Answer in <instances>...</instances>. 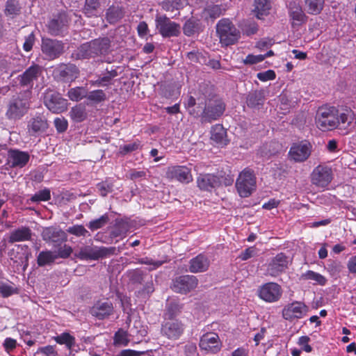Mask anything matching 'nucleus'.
<instances>
[{"label": "nucleus", "mask_w": 356, "mask_h": 356, "mask_svg": "<svg viewBox=\"0 0 356 356\" xmlns=\"http://www.w3.org/2000/svg\"><path fill=\"white\" fill-rule=\"evenodd\" d=\"M202 95L197 98L198 108L197 115H201L203 122H211L220 118L225 110V104L222 99L215 95L213 86L203 83L200 86Z\"/></svg>", "instance_id": "obj_1"}, {"label": "nucleus", "mask_w": 356, "mask_h": 356, "mask_svg": "<svg viewBox=\"0 0 356 356\" xmlns=\"http://www.w3.org/2000/svg\"><path fill=\"white\" fill-rule=\"evenodd\" d=\"M216 32L220 42L226 47L236 44L241 38V31L227 18H223L217 23Z\"/></svg>", "instance_id": "obj_2"}, {"label": "nucleus", "mask_w": 356, "mask_h": 356, "mask_svg": "<svg viewBox=\"0 0 356 356\" xmlns=\"http://www.w3.org/2000/svg\"><path fill=\"white\" fill-rule=\"evenodd\" d=\"M30 108V100L23 94L13 96L6 105V117L10 120L21 119Z\"/></svg>", "instance_id": "obj_3"}, {"label": "nucleus", "mask_w": 356, "mask_h": 356, "mask_svg": "<svg viewBox=\"0 0 356 356\" xmlns=\"http://www.w3.org/2000/svg\"><path fill=\"white\" fill-rule=\"evenodd\" d=\"M338 110L334 106L318 108L315 117L317 127L322 131L332 130L338 127Z\"/></svg>", "instance_id": "obj_4"}, {"label": "nucleus", "mask_w": 356, "mask_h": 356, "mask_svg": "<svg viewBox=\"0 0 356 356\" xmlns=\"http://www.w3.org/2000/svg\"><path fill=\"white\" fill-rule=\"evenodd\" d=\"M115 251V247L85 245L80 248L79 252L75 254V257L80 260L95 261L113 255Z\"/></svg>", "instance_id": "obj_5"}, {"label": "nucleus", "mask_w": 356, "mask_h": 356, "mask_svg": "<svg viewBox=\"0 0 356 356\" xmlns=\"http://www.w3.org/2000/svg\"><path fill=\"white\" fill-rule=\"evenodd\" d=\"M236 188L241 197H249L256 188L254 172L248 168L244 169L236 179Z\"/></svg>", "instance_id": "obj_6"}, {"label": "nucleus", "mask_w": 356, "mask_h": 356, "mask_svg": "<svg viewBox=\"0 0 356 356\" xmlns=\"http://www.w3.org/2000/svg\"><path fill=\"white\" fill-rule=\"evenodd\" d=\"M177 314L178 305L177 304H171L168 307L161 332L169 339H176L178 337V323L176 319Z\"/></svg>", "instance_id": "obj_7"}, {"label": "nucleus", "mask_w": 356, "mask_h": 356, "mask_svg": "<svg viewBox=\"0 0 356 356\" xmlns=\"http://www.w3.org/2000/svg\"><path fill=\"white\" fill-rule=\"evenodd\" d=\"M44 104L54 113H61L67 109V100L58 92L47 89L44 94Z\"/></svg>", "instance_id": "obj_8"}, {"label": "nucleus", "mask_w": 356, "mask_h": 356, "mask_svg": "<svg viewBox=\"0 0 356 356\" xmlns=\"http://www.w3.org/2000/svg\"><path fill=\"white\" fill-rule=\"evenodd\" d=\"M65 44L56 39L42 38L41 42V51L45 58L53 60L59 58L63 53Z\"/></svg>", "instance_id": "obj_9"}, {"label": "nucleus", "mask_w": 356, "mask_h": 356, "mask_svg": "<svg viewBox=\"0 0 356 356\" xmlns=\"http://www.w3.org/2000/svg\"><path fill=\"white\" fill-rule=\"evenodd\" d=\"M311 182L318 188H325L333 179L331 168L325 165H318L313 170L310 175Z\"/></svg>", "instance_id": "obj_10"}, {"label": "nucleus", "mask_w": 356, "mask_h": 356, "mask_svg": "<svg viewBox=\"0 0 356 356\" xmlns=\"http://www.w3.org/2000/svg\"><path fill=\"white\" fill-rule=\"evenodd\" d=\"M42 73V67L33 63L22 74L17 77V81L21 87L32 89L34 82L37 81Z\"/></svg>", "instance_id": "obj_11"}, {"label": "nucleus", "mask_w": 356, "mask_h": 356, "mask_svg": "<svg viewBox=\"0 0 356 356\" xmlns=\"http://www.w3.org/2000/svg\"><path fill=\"white\" fill-rule=\"evenodd\" d=\"M282 294V287L275 282H268L258 289L259 297L267 302H275L278 301Z\"/></svg>", "instance_id": "obj_12"}, {"label": "nucleus", "mask_w": 356, "mask_h": 356, "mask_svg": "<svg viewBox=\"0 0 356 356\" xmlns=\"http://www.w3.org/2000/svg\"><path fill=\"white\" fill-rule=\"evenodd\" d=\"M312 145L307 140H302L292 145L289 156L296 162L302 163L307 160L312 153Z\"/></svg>", "instance_id": "obj_13"}, {"label": "nucleus", "mask_w": 356, "mask_h": 356, "mask_svg": "<svg viewBox=\"0 0 356 356\" xmlns=\"http://www.w3.org/2000/svg\"><path fill=\"white\" fill-rule=\"evenodd\" d=\"M308 311L309 307L304 302L295 301L284 307L282 316L286 321H293L295 318H301Z\"/></svg>", "instance_id": "obj_14"}, {"label": "nucleus", "mask_w": 356, "mask_h": 356, "mask_svg": "<svg viewBox=\"0 0 356 356\" xmlns=\"http://www.w3.org/2000/svg\"><path fill=\"white\" fill-rule=\"evenodd\" d=\"M289 258L282 252L277 254L269 262L266 275L277 277L288 268Z\"/></svg>", "instance_id": "obj_15"}, {"label": "nucleus", "mask_w": 356, "mask_h": 356, "mask_svg": "<svg viewBox=\"0 0 356 356\" xmlns=\"http://www.w3.org/2000/svg\"><path fill=\"white\" fill-rule=\"evenodd\" d=\"M199 346L201 350L216 354L222 347L219 337L216 333H206L200 338Z\"/></svg>", "instance_id": "obj_16"}, {"label": "nucleus", "mask_w": 356, "mask_h": 356, "mask_svg": "<svg viewBox=\"0 0 356 356\" xmlns=\"http://www.w3.org/2000/svg\"><path fill=\"white\" fill-rule=\"evenodd\" d=\"M42 238L47 243H51L54 246H58L67 241V234L60 228L49 227L43 229Z\"/></svg>", "instance_id": "obj_17"}, {"label": "nucleus", "mask_w": 356, "mask_h": 356, "mask_svg": "<svg viewBox=\"0 0 356 356\" xmlns=\"http://www.w3.org/2000/svg\"><path fill=\"white\" fill-rule=\"evenodd\" d=\"M48 127L47 120L43 114H38L31 118L27 124L28 132L32 136H38L45 132Z\"/></svg>", "instance_id": "obj_18"}, {"label": "nucleus", "mask_w": 356, "mask_h": 356, "mask_svg": "<svg viewBox=\"0 0 356 356\" xmlns=\"http://www.w3.org/2000/svg\"><path fill=\"white\" fill-rule=\"evenodd\" d=\"M156 27L163 37L176 35L177 24L166 16H157Z\"/></svg>", "instance_id": "obj_19"}, {"label": "nucleus", "mask_w": 356, "mask_h": 356, "mask_svg": "<svg viewBox=\"0 0 356 356\" xmlns=\"http://www.w3.org/2000/svg\"><path fill=\"white\" fill-rule=\"evenodd\" d=\"M29 159L30 155L27 152L17 149H10L8 151V161L12 168H23Z\"/></svg>", "instance_id": "obj_20"}, {"label": "nucleus", "mask_w": 356, "mask_h": 356, "mask_svg": "<svg viewBox=\"0 0 356 356\" xmlns=\"http://www.w3.org/2000/svg\"><path fill=\"white\" fill-rule=\"evenodd\" d=\"M70 21V18L65 12L59 13L49 21L48 24L49 32L51 35H58L61 30L68 25Z\"/></svg>", "instance_id": "obj_21"}, {"label": "nucleus", "mask_w": 356, "mask_h": 356, "mask_svg": "<svg viewBox=\"0 0 356 356\" xmlns=\"http://www.w3.org/2000/svg\"><path fill=\"white\" fill-rule=\"evenodd\" d=\"M197 186L203 191H211L220 186L218 176L213 174H201L197 179Z\"/></svg>", "instance_id": "obj_22"}, {"label": "nucleus", "mask_w": 356, "mask_h": 356, "mask_svg": "<svg viewBox=\"0 0 356 356\" xmlns=\"http://www.w3.org/2000/svg\"><path fill=\"white\" fill-rule=\"evenodd\" d=\"M113 312V306L110 302H98L90 309L91 314L99 320L107 318Z\"/></svg>", "instance_id": "obj_23"}, {"label": "nucleus", "mask_w": 356, "mask_h": 356, "mask_svg": "<svg viewBox=\"0 0 356 356\" xmlns=\"http://www.w3.org/2000/svg\"><path fill=\"white\" fill-rule=\"evenodd\" d=\"M32 230L26 226H22L10 232L8 237V242L14 243L16 242L29 241L32 239Z\"/></svg>", "instance_id": "obj_24"}, {"label": "nucleus", "mask_w": 356, "mask_h": 356, "mask_svg": "<svg viewBox=\"0 0 356 356\" xmlns=\"http://www.w3.org/2000/svg\"><path fill=\"white\" fill-rule=\"evenodd\" d=\"M289 17L297 23L293 22V26L295 24L300 25L305 23L307 20V16L304 13L301 6L294 1H291L289 3Z\"/></svg>", "instance_id": "obj_25"}, {"label": "nucleus", "mask_w": 356, "mask_h": 356, "mask_svg": "<svg viewBox=\"0 0 356 356\" xmlns=\"http://www.w3.org/2000/svg\"><path fill=\"white\" fill-rule=\"evenodd\" d=\"M209 266V260L202 254H198L190 261L189 270L191 273H202L208 270Z\"/></svg>", "instance_id": "obj_26"}, {"label": "nucleus", "mask_w": 356, "mask_h": 356, "mask_svg": "<svg viewBox=\"0 0 356 356\" xmlns=\"http://www.w3.org/2000/svg\"><path fill=\"white\" fill-rule=\"evenodd\" d=\"M58 77L64 81H72L79 74L78 67L74 64L63 65L58 70Z\"/></svg>", "instance_id": "obj_27"}, {"label": "nucleus", "mask_w": 356, "mask_h": 356, "mask_svg": "<svg viewBox=\"0 0 356 356\" xmlns=\"http://www.w3.org/2000/svg\"><path fill=\"white\" fill-rule=\"evenodd\" d=\"M91 42L96 56L109 53L111 41L108 37L96 38Z\"/></svg>", "instance_id": "obj_28"}, {"label": "nucleus", "mask_w": 356, "mask_h": 356, "mask_svg": "<svg viewBox=\"0 0 356 356\" xmlns=\"http://www.w3.org/2000/svg\"><path fill=\"white\" fill-rule=\"evenodd\" d=\"M198 284V280L194 275H183L179 277V293L186 294L194 290Z\"/></svg>", "instance_id": "obj_29"}, {"label": "nucleus", "mask_w": 356, "mask_h": 356, "mask_svg": "<svg viewBox=\"0 0 356 356\" xmlns=\"http://www.w3.org/2000/svg\"><path fill=\"white\" fill-rule=\"evenodd\" d=\"M265 100V91L264 90H252L250 92L246 98V103L248 107L259 108L263 106Z\"/></svg>", "instance_id": "obj_30"}, {"label": "nucleus", "mask_w": 356, "mask_h": 356, "mask_svg": "<svg viewBox=\"0 0 356 356\" xmlns=\"http://www.w3.org/2000/svg\"><path fill=\"white\" fill-rule=\"evenodd\" d=\"M19 289L16 285L9 281L5 280L3 278H0V294L3 298H8L13 295L19 293Z\"/></svg>", "instance_id": "obj_31"}, {"label": "nucleus", "mask_w": 356, "mask_h": 356, "mask_svg": "<svg viewBox=\"0 0 356 356\" xmlns=\"http://www.w3.org/2000/svg\"><path fill=\"white\" fill-rule=\"evenodd\" d=\"M123 17V8L119 6L112 5L106 11V19L111 24H115Z\"/></svg>", "instance_id": "obj_32"}, {"label": "nucleus", "mask_w": 356, "mask_h": 356, "mask_svg": "<svg viewBox=\"0 0 356 356\" xmlns=\"http://www.w3.org/2000/svg\"><path fill=\"white\" fill-rule=\"evenodd\" d=\"M337 120L339 121L338 126L340 129H348L353 125L355 120V114L350 109H346L345 112L339 114L337 112Z\"/></svg>", "instance_id": "obj_33"}, {"label": "nucleus", "mask_w": 356, "mask_h": 356, "mask_svg": "<svg viewBox=\"0 0 356 356\" xmlns=\"http://www.w3.org/2000/svg\"><path fill=\"white\" fill-rule=\"evenodd\" d=\"M76 59H88L96 57L92 42H86L78 47L75 53Z\"/></svg>", "instance_id": "obj_34"}, {"label": "nucleus", "mask_w": 356, "mask_h": 356, "mask_svg": "<svg viewBox=\"0 0 356 356\" xmlns=\"http://www.w3.org/2000/svg\"><path fill=\"white\" fill-rule=\"evenodd\" d=\"M211 138L213 140L219 144H227V132L222 124H216L213 126L211 129Z\"/></svg>", "instance_id": "obj_35"}, {"label": "nucleus", "mask_w": 356, "mask_h": 356, "mask_svg": "<svg viewBox=\"0 0 356 356\" xmlns=\"http://www.w3.org/2000/svg\"><path fill=\"white\" fill-rule=\"evenodd\" d=\"M143 145L141 141L138 139H136L130 143L120 145L119 147L118 155L120 156H124L128 154L141 149Z\"/></svg>", "instance_id": "obj_36"}, {"label": "nucleus", "mask_w": 356, "mask_h": 356, "mask_svg": "<svg viewBox=\"0 0 356 356\" xmlns=\"http://www.w3.org/2000/svg\"><path fill=\"white\" fill-rule=\"evenodd\" d=\"M307 12L310 15H318L324 7V0H305Z\"/></svg>", "instance_id": "obj_37"}, {"label": "nucleus", "mask_w": 356, "mask_h": 356, "mask_svg": "<svg viewBox=\"0 0 356 356\" xmlns=\"http://www.w3.org/2000/svg\"><path fill=\"white\" fill-rule=\"evenodd\" d=\"M56 259V253L50 250L42 251L37 257V264L42 267L53 264Z\"/></svg>", "instance_id": "obj_38"}, {"label": "nucleus", "mask_w": 356, "mask_h": 356, "mask_svg": "<svg viewBox=\"0 0 356 356\" xmlns=\"http://www.w3.org/2000/svg\"><path fill=\"white\" fill-rule=\"evenodd\" d=\"M100 6L99 0H86L83 8V13L87 17L97 16V11Z\"/></svg>", "instance_id": "obj_39"}, {"label": "nucleus", "mask_w": 356, "mask_h": 356, "mask_svg": "<svg viewBox=\"0 0 356 356\" xmlns=\"http://www.w3.org/2000/svg\"><path fill=\"white\" fill-rule=\"evenodd\" d=\"M270 9V3L268 0H254V9L256 16L261 19L262 16L266 15Z\"/></svg>", "instance_id": "obj_40"}, {"label": "nucleus", "mask_w": 356, "mask_h": 356, "mask_svg": "<svg viewBox=\"0 0 356 356\" xmlns=\"http://www.w3.org/2000/svg\"><path fill=\"white\" fill-rule=\"evenodd\" d=\"M55 341L60 345H65L67 349L71 350L75 345V337L68 332H63L54 337Z\"/></svg>", "instance_id": "obj_41"}, {"label": "nucleus", "mask_w": 356, "mask_h": 356, "mask_svg": "<svg viewBox=\"0 0 356 356\" xmlns=\"http://www.w3.org/2000/svg\"><path fill=\"white\" fill-rule=\"evenodd\" d=\"M200 29V26L198 20L194 18L188 19L183 26L184 33L188 36L198 33Z\"/></svg>", "instance_id": "obj_42"}, {"label": "nucleus", "mask_w": 356, "mask_h": 356, "mask_svg": "<svg viewBox=\"0 0 356 356\" xmlns=\"http://www.w3.org/2000/svg\"><path fill=\"white\" fill-rule=\"evenodd\" d=\"M71 118L76 122H81L87 118L86 108L79 105L73 107L70 111Z\"/></svg>", "instance_id": "obj_43"}, {"label": "nucleus", "mask_w": 356, "mask_h": 356, "mask_svg": "<svg viewBox=\"0 0 356 356\" xmlns=\"http://www.w3.org/2000/svg\"><path fill=\"white\" fill-rule=\"evenodd\" d=\"M67 96L70 100L79 102L87 96V89L83 87H75L70 89Z\"/></svg>", "instance_id": "obj_44"}, {"label": "nucleus", "mask_w": 356, "mask_h": 356, "mask_svg": "<svg viewBox=\"0 0 356 356\" xmlns=\"http://www.w3.org/2000/svg\"><path fill=\"white\" fill-rule=\"evenodd\" d=\"M86 98L92 103L99 104L106 99V95L102 90L98 89L87 92Z\"/></svg>", "instance_id": "obj_45"}, {"label": "nucleus", "mask_w": 356, "mask_h": 356, "mask_svg": "<svg viewBox=\"0 0 356 356\" xmlns=\"http://www.w3.org/2000/svg\"><path fill=\"white\" fill-rule=\"evenodd\" d=\"M109 221V218L107 213L102 215L100 218L91 220L88 225V227L95 231L103 227Z\"/></svg>", "instance_id": "obj_46"}, {"label": "nucleus", "mask_w": 356, "mask_h": 356, "mask_svg": "<svg viewBox=\"0 0 356 356\" xmlns=\"http://www.w3.org/2000/svg\"><path fill=\"white\" fill-rule=\"evenodd\" d=\"M51 199V191L49 188L40 190L31 196L30 200L32 202H46Z\"/></svg>", "instance_id": "obj_47"}, {"label": "nucleus", "mask_w": 356, "mask_h": 356, "mask_svg": "<svg viewBox=\"0 0 356 356\" xmlns=\"http://www.w3.org/2000/svg\"><path fill=\"white\" fill-rule=\"evenodd\" d=\"M204 14L206 15V18L209 17L211 21H214L216 19L218 18L222 15V9L220 6L219 5H213L208 6L204 9Z\"/></svg>", "instance_id": "obj_48"}, {"label": "nucleus", "mask_w": 356, "mask_h": 356, "mask_svg": "<svg viewBox=\"0 0 356 356\" xmlns=\"http://www.w3.org/2000/svg\"><path fill=\"white\" fill-rule=\"evenodd\" d=\"M192 181L191 168L185 165H179V182L188 184Z\"/></svg>", "instance_id": "obj_49"}, {"label": "nucleus", "mask_w": 356, "mask_h": 356, "mask_svg": "<svg viewBox=\"0 0 356 356\" xmlns=\"http://www.w3.org/2000/svg\"><path fill=\"white\" fill-rule=\"evenodd\" d=\"M127 231V223L122 220H117L114 225L113 229L111 232V235L113 237L121 236L126 234Z\"/></svg>", "instance_id": "obj_50"}, {"label": "nucleus", "mask_w": 356, "mask_h": 356, "mask_svg": "<svg viewBox=\"0 0 356 356\" xmlns=\"http://www.w3.org/2000/svg\"><path fill=\"white\" fill-rule=\"evenodd\" d=\"M305 280H310L316 281L318 284L321 285H325L327 280L323 275L312 270H308L305 274L302 275Z\"/></svg>", "instance_id": "obj_51"}, {"label": "nucleus", "mask_w": 356, "mask_h": 356, "mask_svg": "<svg viewBox=\"0 0 356 356\" xmlns=\"http://www.w3.org/2000/svg\"><path fill=\"white\" fill-rule=\"evenodd\" d=\"M20 7L16 0H8L6 4L5 14L6 15H16L19 14Z\"/></svg>", "instance_id": "obj_52"}, {"label": "nucleus", "mask_w": 356, "mask_h": 356, "mask_svg": "<svg viewBox=\"0 0 356 356\" xmlns=\"http://www.w3.org/2000/svg\"><path fill=\"white\" fill-rule=\"evenodd\" d=\"M97 188L102 197H106L113 191V184L111 182L105 180L97 184Z\"/></svg>", "instance_id": "obj_53"}, {"label": "nucleus", "mask_w": 356, "mask_h": 356, "mask_svg": "<svg viewBox=\"0 0 356 356\" xmlns=\"http://www.w3.org/2000/svg\"><path fill=\"white\" fill-rule=\"evenodd\" d=\"M216 176H218L220 185L224 184L226 186H231L234 181V175L231 174L229 170L228 173L223 171L218 172Z\"/></svg>", "instance_id": "obj_54"}, {"label": "nucleus", "mask_w": 356, "mask_h": 356, "mask_svg": "<svg viewBox=\"0 0 356 356\" xmlns=\"http://www.w3.org/2000/svg\"><path fill=\"white\" fill-rule=\"evenodd\" d=\"M118 75L117 70L113 68V67H111V69L106 67L105 72L100 76L102 77V81L104 82L106 86H108L111 83L113 79L116 77Z\"/></svg>", "instance_id": "obj_55"}, {"label": "nucleus", "mask_w": 356, "mask_h": 356, "mask_svg": "<svg viewBox=\"0 0 356 356\" xmlns=\"http://www.w3.org/2000/svg\"><path fill=\"white\" fill-rule=\"evenodd\" d=\"M67 232L76 236H86L88 233L87 229L82 225H76L68 227Z\"/></svg>", "instance_id": "obj_56"}, {"label": "nucleus", "mask_w": 356, "mask_h": 356, "mask_svg": "<svg viewBox=\"0 0 356 356\" xmlns=\"http://www.w3.org/2000/svg\"><path fill=\"white\" fill-rule=\"evenodd\" d=\"M164 261H155L149 257H144L141 258L139 260V263L141 264L149 265L150 267L149 268V270H154L162 266L164 264Z\"/></svg>", "instance_id": "obj_57"}, {"label": "nucleus", "mask_w": 356, "mask_h": 356, "mask_svg": "<svg viewBox=\"0 0 356 356\" xmlns=\"http://www.w3.org/2000/svg\"><path fill=\"white\" fill-rule=\"evenodd\" d=\"M241 29L243 34L250 36L255 34L257 32L258 26L254 22H248L243 25Z\"/></svg>", "instance_id": "obj_58"}, {"label": "nucleus", "mask_w": 356, "mask_h": 356, "mask_svg": "<svg viewBox=\"0 0 356 356\" xmlns=\"http://www.w3.org/2000/svg\"><path fill=\"white\" fill-rule=\"evenodd\" d=\"M114 341L115 343L127 345L129 340L127 339V333L122 329L118 330L114 335Z\"/></svg>", "instance_id": "obj_59"}, {"label": "nucleus", "mask_w": 356, "mask_h": 356, "mask_svg": "<svg viewBox=\"0 0 356 356\" xmlns=\"http://www.w3.org/2000/svg\"><path fill=\"white\" fill-rule=\"evenodd\" d=\"M72 251L73 250L71 246L64 244L63 246L58 248L57 253L56 254V259H67L71 255Z\"/></svg>", "instance_id": "obj_60"}, {"label": "nucleus", "mask_w": 356, "mask_h": 356, "mask_svg": "<svg viewBox=\"0 0 356 356\" xmlns=\"http://www.w3.org/2000/svg\"><path fill=\"white\" fill-rule=\"evenodd\" d=\"M54 123L58 133L65 132L68 127V122L64 118H56Z\"/></svg>", "instance_id": "obj_61"}, {"label": "nucleus", "mask_w": 356, "mask_h": 356, "mask_svg": "<svg viewBox=\"0 0 356 356\" xmlns=\"http://www.w3.org/2000/svg\"><path fill=\"white\" fill-rule=\"evenodd\" d=\"M35 38L33 33H31L29 35L26 36L25 41L23 44V49L26 52L30 51L35 43Z\"/></svg>", "instance_id": "obj_62"}, {"label": "nucleus", "mask_w": 356, "mask_h": 356, "mask_svg": "<svg viewBox=\"0 0 356 356\" xmlns=\"http://www.w3.org/2000/svg\"><path fill=\"white\" fill-rule=\"evenodd\" d=\"M275 73L272 70H268L264 72H259L257 75V77L261 81L273 80L275 79Z\"/></svg>", "instance_id": "obj_63"}, {"label": "nucleus", "mask_w": 356, "mask_h": 356, "mask_svg": "<svg viewBox=\"0 0 356 356\" xmlns=\"http://www.w3.org/2000/svg\"><path fill=\"white\" fill-rule=\"evenodd\" d=\"M37 353H42L46 356H57L58 355L54 346L50 345L44 347H40Z\"/></svg>", "instance_id": "obj_64"}]
</instances>
